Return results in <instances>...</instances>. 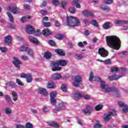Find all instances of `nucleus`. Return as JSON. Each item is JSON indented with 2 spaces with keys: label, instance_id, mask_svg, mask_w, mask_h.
I'll return each instance as SVG.
<instances>
[{
  "label": "nucleus",
  "instance_id": "nucleus-1",
  "mask_svg": "<svg viewBox=\"0 0 128 128\" xmlns=\"http://www.w3.org/2000/svg\"><path fill=\"white\" fill-rule=\"evenodd\" d=\"M106 44L109 48L112 50H120L122 42L118 37L114 36H106Z\"/></svg>",
  "mask_w": 128,
  "mask_h": 128
},
{
  "label": "nucleus",
  "instance_id": "nucleus-2",
  "mask_svg": "<svg viewBox=\"0 0 128 128\" xmlns=\"http://www.w3.org/2000/svg\"><path fill=\"white\" fill-rule=\"evenodd\" d=\"M66 64H68V61L64 60H59L56 61H52L50 66L52 68V72H58L62 70V67L60 66H66Z\"/></svg>",
  "mask_w": 128,
  "mask_h": 128
},
{
  "label": "nucleus",
  "instance_id": "nucleus-3",
  "mask_svg": "<svg viewBox=\"0 0 128 128\" xmlns=\"http://www.w3.org/2000/svg\"><path fill=\"white\" fill-rule=\"evenodd\" d=\"M95 82H100V86L103 92H104L106 94H110V92H118V89L116 88L114 90L108 86V85L106 84V83L104 81H102V79L100 78L97 77L94 80Z\"/></svg>",
  "mask_w": 128,
  "mask_h": 128
},
{
  "label": "nucleus",
  "instance_id": "nucleus-4",
  "mask_svg": "<svg viewBox=\"0 0 128 128\" xmlns=\"http://www.w3.org/2000/svg\"><path fill=\"white\" fill-rule=\"evenodd\" d=\"M66 20L67 26L70 28L80 26V20L74 16H68Z\"/></svg>",
  "mask_w": 128,
  "mask_h": 128
},
{
  "label": "nucleus",
  "instance_id": "nucleus-5",
  "mask_svg": "<svg viewBox=\"0 0 128 128\" xmlns=\"http://www.w3.org/2000/svg\"><path fill=\"white\" fill-rule=\"evenodd\" d=\"M116 116V110L110 109L108 114H104V120L105 122H110V120H112V116Z\"/></svg>",
  "mask_w": 128,
  "mask_h": 128
},
{
  "label": "nucleus",
  "instance_id": "nucleus-6",
  "mask_svg": "<svg viewBox=\"0 0 128 128\" xmlns=\"http://www.w3.org/2000/svg\"><path fill=\"white\" fill-rule=\"evenodd\" d=\"M52 4L54 6H58V4H60V8H64L66 6V5L68 4V2L66 0H62L60 2L58 0H53L52 1Z\"/></svg>",
  "mask_w": 128,
  "mask_h": 128
},
{
  "label": "nucleus",
  "instance_id": "nucleus-7",
  "mask_svg": "<svg viewBox=\"0 0 128 128\" xmlns=\"http://www.w3.org/2000/svg\"><path fill=\"white\" fill-rule=\"evenodd\" d=\"M80 82H82V77L80 76H76L74 78L73 86L76 88H80Z\"/></svg>",
  "mask_w": 128,
  "mask_h": 128
},
{
  "label": "nucleus",
  "instance_id": "nucleus-8",
  "mask_svg": "<svg viewBox=\"0 0 128 128\" xmlns=\"http://www.w3.org/2000/svg\"><path fill=\"white\" fill-rule=\"evenodd\" d=\"M98 54H100L102 58H106V56H108V52L104 50V48L98 49Z\"/></svg>",
  "mask_w": 128,
  "mask_h": 128
},
{
  "label": "nucleus",
  "instance_id": "nucleus-9",
  "mask_svg": "<svg viewBox=\"0 0 128 128\" xmlns=\"http://www.w3.org/2000/svg\"><path fill=\"white\" fill-rule=\"evenodd\" d=\"M56 96V92H53L50 94V102L52 106H56V100L55 98Z\"/></svg>",
  "mask_w": 128,
  "mask_h": 128
},
{
  "label": "nucleus",
  "instance_id": "nucleus-10",
  "mask_svg": "<svg viewBox=\"0 0 128 128\" xmlns=\"http://www.w3.org/2000/svg\"><path fill=\"white\" fill-rule=\"evenodd\" d=\"M12 64H14L16 68H17L18 70L20 68V64H22V62L18 58L14 57L13 58Z\"/></svg>",
  "mask_w": 128,
  "mask_h": 128
},
{
  "label": "nucleus",
  "instance_id": "nucleus-11",
  "mask_svg": "<svg viewBox=\"0 0 128 128\" xmlns=\"http://www.w3.org/2000/svg\"><path fill=\"white\" fill-rule=\"evenodd\" d=\"M86 110H82V112L84 114H88V116H90V112L92 110V108L90 106V105H87L86 106Z\"/></svg>",
  "mask_w": 128,
  "mask_h": 128
},
{
  "label": "nucleus",
  "instance_id": "nucleus-12",
  "mask_svg": "<svg viewBox=\"0 0 128 128\" xmlns=\"http://www.w3.org/2000/svg\"><path fill=\"white\" fill-rule=\"evenodd\" d=\"M118 104L120 106V108H124L122 110V112H128V105H126L124 102H118Z\"/></svg>",
  "mask_w": 128,
  "mask_h": 128
},
{
  "label": "nucleus",
  "instance_id": "nucleus-13",
  "mask_svg": "<svg viewBox=\"0 0 128 128\" xmlns=\"http://www.w3.org/2000/svg\"><path fill=\"white\" fill-rule=\"evenodd\" d=\"M8 10H10L12 14H16L20 12V8H12L10 6H8L7 8Z\"/></svg>",
  "mask_w": 128,
  "mask_h": 128
},
{
  "label": "nucleus",
  "instance_id": "nucleus-14",
  "mask_svg": "<svg viewBox=\"0 0 128 128\" xmlns=\"http://www.w3.org/2000/svg\"><path fill=\"white\" fill-rule=\"evenodd\" d=\"M34 27L30 25H28L26 26V32L27 34H34Z\"/></svg>",
  "mask_w": 128,
  "mask_h": 128
},
{
  "label": "nucleus",
  "instance_id": "nucleus-15",
  "mask_svg": "<svg viewBox=\"0 0 128 128\" xmlns=\"http://www.w3.org/2000/svg\"><path fill=\"white\" fill-rule=\"evenodd\" d=\"M28 40L30 42H32L36 44H40V42H38V40L34 36H29Z\"/></svg>",
  "mask_w": 128,
  "mask_h": 128
},
{
  "label": "nucleus",
  "instance_id": "nucleus-16",
  "mask_svg": "<svg viewBox=\"0 0 128 128\" xmlns=\"http://www.w3.org/2000/svg\"><path fill=\"white\" fill-rule=\"evenodd\" d=\"M48 125L50 126H53L54 128H60V124L54 121H50L48 122Z\"/></svg>",
  "mask_w": 128,
  "mask_h": 128
},
{
  "label": "nucleus",
  "instance_id": "nucleus-17",
  "mask_svg": "<svg viewBox=\"0 0 128 128\" xmlns=\"http://www.w3.org/2000/svg\"><path fill=\"white\" fill-rule=\"evenodd\" d=\"M38 92L40 94H42L43 96H48V91L44 88H40L38 89Z\"/></svg>",
  "mask_w": 128,
  "mask_h": 128
},
{
  "label": "nucleus",
  "instance_id": "nucleus-18",
  "mask_svg": "<svg viewBox=\"0 0 128 128\" xmlns=\"http://www.w3.org/2000/svg\"><path fill=\"white\" fill-rule=\"evenodd\" d=\"M122 78V76L115 74L114 76H108V80L110 81L116 80H118V78Z\"/></svg>",
  "mask_w": 128,
  "mask_h": 128
},
{
  "label": "nucleus",
  "instance_id": "nucleus-19",
  "mask_svg": "<svg viewBox=\"0 0 128 128\" xmlns=\"http://www.w3.org/2000/svg\"><path fill=\"white\" fill-rule=\"evenodd\" d=\"M5 100L10 106H14V102L8 95L5 96Z\"/></svg>",
  "mask_w": 128,
  "mask_h": 128
},
{
  "label": "nucleus",
  "instance_id": "nucleus-20",
  "mask_svg": "<svg viewBox=\"0 0 128 128\" xmlns=\"http://www.w3.org/2000/svg\"><path fill=\"white\" fill-rule=\"evenodd\" d=\"M115 24H128V21L126 20H118L114 22Z\"/></svg>",
  "mask_w": 128,
  "mask_h": 128
},
{
  "label": "nucleus",
  "instance_id": "nucleus-21",
  "mask_svg": "<svg viewBox=\"0 0 128 128\" xmlns=\"http://www.w3.org/2000/svg\"><path fill=\"white\" fill-rule=\"evenodd\" d=\"M82 14L84 16H94V13L88 11V10H84L82 12Z\"/></svg>",
  "mask_w": 128,
  "mask_h": 128
},
{
  "label": "nucleus",
  "instance_id": "nucleus-22",
  "mask_svg": "<svg viewBox=\"0 0 128 128\" xmlns=\"http://www.w3.org/2000/svg\"><path fill=\"white\" fill-rule=\"evenodd\" d=\"M6 86H10V88H16V84L12 81H10L7 82Z\"/></svg>",
  "mask_w": 128,
  "mask_h": 128
},
{
  "label": "nucleus",
  "instance_id": "nucleus-23",
  "mask_svg": "<svg viewBox=\"0 0 128 128\" xmlns=\"http://www.w3.org/2000/svg\"><path fill=\"white\" fill-rule=\"evenodd\" d=\"M12 100L14 102H16L18 100V93L16 92V91H12Z\"/></svg>",
  "mask_w": 128,
  "mask_h": 128
},
{
  "label": "nucleus",
  "instance_id": "nucleus-24",
  "mask_svg": "<svg viewBox=\"0 0 128 128\" xmlns=\"http://www.w3.org/2000/svg\"><path fill=\"white\" fill-rule=\"evenodd\" d=\"M52 34V31L50 30L48 28L44 29L43 30L42 32V34L43 36H50Z\"/></svg>",
  "mask_w": 128,
  "mask_h": 128
},
{
  "label": "nucleus",
  "instance_id": "nucleus-25",
  "mask_svg": "<svg viewBox=\"0 0 128 128\" xmlns=\"http://www.w3.org/2000/svg\"><path fill=\"white\" fill-rule=\"evenodd\" d=\"M100 8H101L102 10H104V12H110V8L108 6L106 5H102L100 6Z\"/></svg>",
  "mask_w": 128,
  "mask_h": 128
},
{
  "label": "nucleus",
  "instance_id": "nucleus-26",
  "mask_svg": "<svg viewBox=\"0 0 128 128\" xmlns=\"http://www.w3.org/2000/svg\"><path fill=\"white\" fill-rule=\"evenodd\" d=\"M44 58L46 60H50L52 58V53L50 52H44Z\"/></svg>",
  "mask_w": 128,
  "mask_h": 128
},
{
  "label": "nucleus",
  "instance_id": "nucleus-27",
  "mask_svg": "<svg viewBox=\"0 0 128 128\" xmlns=\"http://www.w3.org/2000/svg\"><path fill=\"white\" fill-rule=\"evenodd\" d=\"M4 42L6 44H10L12 42V37L8 36L5 38Z\"/></svg>",
  "mask_w": 128,
  "mask_h": 128
},
{
  "label": "nucleus",
  "instance_id": "nucleus-28",
  "mask_svg": "<svg viewBox=\"0 0 128 128\" xmlns=\"http://www.w3.org/2000/svg\"><path fill=\"white\" fill-rule=\"evenodd\" d=\"M52 80H60L62 75L60 74H54L52 75Z\"/></svg>",
  "mask_w": 128,
  "mask_h": 128
},
{
  "label": "nucleus",
  "instance_id": "nucleus-29",
  "mask_svg": "<svg viewBox=\"0 0 128 128\" xmlns=\"http://www.w3.org/2000/svg\"><path fill=\"white\" fill-rule=\"evenodd\" d=\"M54 86H55V84L54 82L51 81V82H48L47 84V88H54Z\"/></svg>",
  "mask_w": 128,
  "mask_h": 128
},
{
  "label": "nucleus",
  "instance_id": "nucleus-30",
  "mask_svg": "<svg viewBox=\"0 0 128 128\" xmlns=\"http://www.w3.org/2000/svg\"><path fill=\"white\" fill-rule=\"evenodd\" d=\"M74 4H76V8H80L82 6H80V2L78 0H74L72 2Z\"/></svg>",
  "mask_w": 128,
  "mask_h": 128
},
{
  "label": "nucleus",
  "instance_id": "nucleus-31",
  "mask_svg": "<svg viewBox=\"0 0 128 128\" xmlns=\"http://www.w3.org/2000/svg\"><path fill=\"white\" fill-rule=\"evenodd\" d=\"M104 30H108L110 28V22H106L103 24Z\"/></svg>",
  "mask_w": 128,
  "mask_h": 128
},
{
  "label": "nucleus",
  "instance_id": "nucleus-32",
  "mask_svg": "<svg viewBox=\"0 0 128 128\" xmlns=\"http://www.w3.org/2000/svg\"><path fill=\"white\" fill-rule=\"evenodd\" d=\"M82 98H84V100H90L92 99V97L89 94H83L82 95Z\"/></svg>",
  "mask_w": 128,
  "mask_h": 128
},
{
  "label": "nucleus",
  "instance_id": "nucleus-33",
  "mask_svg": "<svg viewBox=\"0 0 128 128\" xmlns=\"http://www.w3.org/2000/svg\"><path fill=\"white\" fill-rule=\"evenodd\" d=\"M55 52H56V54H60V56H64V54H66L64 52V51L61 49H56Z\"/></svg>",
  "mask_w": 128,
  "mask_h": 128
},
{
  "label": "nucleus",
  "instance_id": "nucleus-34",
  "mask_svg": "<svg viewBox=\"0 0 128 128\" xmlns=\"http://www.w3.org/2000/svg\"><path fill=\"white\" fill-rule=\"evenodd\" d=\"M6 14H8L9 20H10V22H12V24H14V16H12V14L8 12L6 13Z\"/></svg>",
  "mask_w": 128,
  "mask_h": 128
},
{
  "label": "nucleus",
  "instance_id": "nucleus-35",
  "mask_svg": "<svg viewBox=\"0 0 128 128\" xmlns=\"http://www.w3.org/2000/svg\"><path fill=\"white\" fill-rule=\"evenodd\" d=\"M4 112L6 114L10 116V114H12V109L8 107H7L5 108Z\"/></svg>",
  "mask_w": 128,
  "mask_h": 128
},
{
  "label": "nucleus",
  "instance_id": "nucleus-36",
  "mask_svg": "<svg viewBox=\"0 0 128 128\" xmlns=\"http://www.w3.org/2000/svg\"><path fill=\"white\" fill-rule=\"evenodd\" d=\"M33 34H34V36H38L42 34V33L40 32V29L36 30V31L34 30Z\"/></svg>",
  "mask_w": 128,
  "mask_h": 128
},
{
  "label": "nucleus",
  "instance_id": "nucleus-37",
  "mask_svg": "<svg viewBox=\"0 0 128 128\" xmlns=\"http://www.w3.org/2000/svg\"><path fill=\"white\" fill-rule=\"evenodd\" d=\"M82 95L80 93L78 92H76L74 94V99L75 100H78V98H82Z\"/></svg>",
  "mask_w": 128,
  "mask_h": 128
},
{
  "label": "nucleus",
  "instance_id": "nucleus-38",
  "mask_svg": "<svg viewBox=\"0 0 128 128\" xmlns=\"http://www.w3.org/2000/svg\"><path fill=\"white\" fill-rule=\"evenodd\" d=\"M90 24H91L92 26H94L96 28H98V22H96V20H91V22H90Z\"/></svg>",
  "mask_w": 128,
  "mask_h": 128
},
{
  "label": "nucleus",
  "instance_id": "nucleus-39",
  "mask_svg": "<svg viewBox=\"0 0 128 128\" xmlns=\"http://www.w3.org/2000/svg\"><path fill=\"white\" fill-rule=\"evenodd\" d=\"M26 80L27 82H32V75H27V76L26 77Z\"/></svg>",
  "mask_w": 128,
  "mask_h": 128
},
{
  "label": "nucleus",
  "instance_id": "nucleus-40",
  "mask_svg": "<svg viewBox=\"0 0 128 128\" xmlns=\"http://www.w3.org/2000/svg\"><path fill=\"white\" fill-rule=\"evenodd\" d=\"M74 58L77 60H82V58H84V56L81 54H75Z\"/></svg>",
  "mask_w": 128,
  "mask_h": 128
},
{
  "label": "nucleus",
  "instance_id": "nucleus-41",
  "mask_svg": "<svg viewBox=\"0 0 128 128\" xmlns=\"http://www.w3.org/2000/svg\"><path fill=\"white\" fill-rule=\"evenodd\" d=\"M58 106L60 110H66V105H64V102L59 103Z\"/></svg>",
  "mask_w": 128,
  "mask_h": 128
},
{
  "label": "nucleus",
  "instance_id": "nucleus-42",
  "mask_svg": "<svg viewBox=\"0 0 128 128\" xmlns=\"http://www.w3.org/2000/svg\"><path fill=\"white\" fill-rule=\"evenodd\" d=\"M102 108H104V106H102V105L98 104L96 106L95 109H96V110L98 111V110H102Z\"/></svg>",
  "mask_w": 128,
  "mask_h": 128
},
{
  "label": "nucleus",
  "instance_id": "nucleus-43",
  "mask_svg": "<svg viewBox=\"0 0 128 128\" xmlns=\"http://www.w3.org/2000/svg\"><path fill=\"white\" fill-rule=\"evenodd\" d=\"M16 82L18 84V86H24V84L21 82L20 79H16Z\"/></svg>",
  "mask_w": 128,
  "mask_h": 128
},
{
  "label": "nucleus",
  "instance_id": "nucleus-44",
  "mask_svg": "<svg viewBox=\"0 0 128 128\" xmlns=\"http://www.w3.org/2000/svg\"><path fill=\"white\" fill-rule=\"evenodd\" d=\"M28 47L23 45L20 47V52H26V50H28Z\"/></svg>",
  "mask_w": 128,
  "mask_h": 128
},
{
  "label": "nucleus",
  "instance_id": "nucleus-45",
  "mask_svg": "<svg viewBox=\"0 0 128 128\" xmlns=\"http://www.w3.org/2000/svg\"><path fill=\"white\" fill-rule=\"evenodd\" d=\"M76 10L74 8V7H71L69 8L68 12H70V14H75L76 12Z\"/></svg>",
  "mask_w": 128,
  "mask_h": 128
},
{
  "label": "nucleus",
  "instance_id": "nucleus-46",
  "mask_svg": "<svg viewBox=\"0 0 128 128\" xmlns=\"http://www.w3.org/2000/svg\"><path fill=\"white\" fill-rule=\"evenodd\" d=\"M48 44L52 46H56V42L54 40H49L48 41Z\"/></svg>",
  "mask_w": 128,
  "mask_h": 128
},
{
  "label": "nucleus",
  "instance_id": "nucleus-47",
  "mask_svg": "<svg viewBox=\"0 0 128 128\" xmlns=\"http://www.w3.org/2000/svg\"><path fill=\"white\" fill-rule=\"evenodd\" d=\"M43 25L46 28H48V26H52V23L50 22H43Z\"/></svg>",
  "mask_w": 128,
  "mask_h": 128
},
{
  "label": "nucleus",
  "instance_id": "nucleus-48",
  "mask_svg": "<svg viewBox=\"0 0 128 128\" xmlns=\"http://www.w3.org/2000/svg\"><path fill=\"white\" fill-rule=\"evenodd\" d=\"M120 70L116 67H113L111 69L112 72H119Z\"/></svg>",
  "mask_w": 128,
  "mask_h": 128
},
{
  "label": "nucleus",
  "instance_id": "nucleus-49",
  "mask_svg": "<svg viewBox=\"0 0 128 128\" xmlns=\"http://www.w3.org/2000/svg\"><path fill=\"white\" fill-rule=\"evenodd\" d=\"M61 89L63 92H66V84H62Z\"/></svg>",
  "mask_w": 128,
  "mask_h": 128
},
{
  "label": "nucleus",
  "instance_id": "nucleus-50",
  "mask_svg": "<svg viewBox=\"0 0 128 128\" xmlns=\"http://www.w3.org/2000/svg\"><path fill=\"white\" fill-rule=\"evenodd\" d=\"M92 78H94V72H90L89 80L90 82H92Z\"/></svg>",
  "mask_w": 128,
  "mask_h": 128
},
{
  "label": "nucleus",
  "instance_id": "nucleus-51",
  "mask_svg": "<svg viewBox=\"0 0 128 128\" xmlns=\"http://www.w3.org/2000/svg\"><path fill=\"white\" fill-rule=\"evenodd\" d=\"M104 64H112V60H110V59H108L106 60H104Z\"/></svg>",
  "mask_w": 128,
  "mask_h": 128
},
{
  "label": "nucleus",
  "instance_id": "nucleus-52",
  "mask_svg": "<svg viewBox=\"0 0 128 128\" xmlns=\"http://www.w3.org/2000/svg\"><path fill=\"white\" fill-rule=\"evenodd\" d=\"M94 128H102V124H98V123H96L94 126Z\"/></svg>",
  "mask_w": 128,
  "mask_h": 128
},
{
  "label": "nucleus",
  "instance_id": "nucleus-53",
  "mask_svg": "<svg viewBox=\"0 0 128 128\" xmlns=\"http://www.w3.org/2000/svg\"><path fill=\"white\" fill-rule=\"evenodd\" d=\"M0 50H1L2 52H8V48L6 47H0Z\"/></svg>",
  "mask_w": 128,
  "mask_h": 128
},
{
  "label": "nucleus",
  "instance_id": "nucleus-54",
  "mask_svg": "<svg viewBox=\"0 0 128 128\" xmlns=\"http://www.w3.org/2000/svg\"><path fill=\"white\" fill-rule=\"evenodd\" d=\"M40 14L42 16H46L48 14V11L44 10H41L40 11Z\"/></svg>",
  "mask_w": 128,
  "mask_h": 128
},
{
  "label": "nucleus",
  "instance_id": "nucleus-55",
  "mask_svg": "<svg viewBox=\"0 0 128 128\" xmlns=\"http://www.w3.org/2000/svg\"><path fill=\"white\" fill-rule=\"evenodd\" d=\"M24 10H28L30 8V6L28 4H24Z\"/></svg>",
  "mask_w": 128,
  "mask_h": 128
},
{
  "label": "nucleus",
  "instance_id": "nucleus-56",
  "mask_svg": "<svg viewBox=\"0 0 128 128\" xmlns=\"http://www.w3.org/2000/svg\"><path fill=\"white\" fill-rule=\"evenodd\" d=\"M83 22H84L86 26H88L90 24V20H88L87 19L83 20Z\"/></svg>",
  "mask_w": 128,
  "mask_h": 128
},
{
  "label": "nucleus",
  "instance_id": "nucleus-57",
  "mask_svg": "<svg viewBox=\"0 0 128 128\" xmlns=\"http://www.w3.org/2000/svg\"><path fill=\"white\" fill-rule=\"evenodd\" d=\"M64 36L62 34H58L56 35V38L58 40H62V38H64Z\"/></svg>",
  "mask_w": 128,
  "mask_h": 128
},
{
  "label": "nucleus",
  "instance_id": "nucleus-58",
  "mask_svg": "<svg viewBox=\"0 0 128 128\" xmlns=\"http://www.w3.org/2000/svg\"><path fill=\"white\" fill-rule=\"evenodd\" d=\"M28 74H26L24 73V74H20V78H26V77L28 76Z\"/></svg>",
  "mask_w": 128,
  "mask_h": 128
},
{
  "label": "nucleus",
  "instance_id": "nucleus-59",
  "mask_svg": "<svg viewBox=\"0 0 128 128\" xmlns=\"http://www.w3.org/2000/svg\"><path fill=\"white\" fill-rule=\"evenodd\" d=\"M26 128H32V124L30 123H27L26 126Z\"/></svg>",
  "mask_w": 128,
  "mask_h": 128
},
{
  "label": "nucleus",
  "instance_id": "nucleus-60",
  "mask_svg": "<svg viewBox=\"0 0 128 128\" xmlns=\"http://www.w3.org/2000/svg\"><path fill=\"white\" fill-rule=\"evenodd\" d=\"M20 22H26V16L22 17Z\"/></svg>",
  "mask_w": 128,
  "mask_h": 128
},
{
  "label": "nucleus",
  "instance_id": "nucleus-61",
  "mask_svg": "<svg viewBox=\"0 0 128 128\" xmlns=\"http://www.w3.org/2000/svg\"><path fill=\"white\" fill-rule=\"evenodd\" d=\"M28 54H29V56H32L34 54V52H32V50L29 49L28 50Z\"/></svg>",
  "mask_w": 128,
  "mask_h": 128
},
{
  "label": "nucleus",
  "instance_id": "nucleus-62",
  "mask_svg": "<svg viewBox=\"0 0 128 128\" xmlns=\"http://www.w3.org/2000/svg\"><path fill=\"white\" fill-rule=\"evenodd\" d=\"M46 1H44L41 4L40 8H46Z\"/></svg>",
  "mask_w": 128,
  "mask_h": 128
},
{
  "label": "nucleus",
  "instance_id": "nucleus-63",
  "mask_svg": "<svg viewBox=\"0 0 128 128\" xmlns=\"http://www.w3.org/2000/svg\"><path fill=\"white\" fill-rule=\"evenodd\" d=\"M22 60H28V57L26 56H22Z\"/></svg>",
  "mask_w": 128,
  "mask_h": 128
},
{
  "label": "nucleus",
  "instance_id": "nucleus-64",
  "mask_svg": "<svg viewBox=\"0 0 128 128\" xmlns=\"http://www.w3.org/2000/svg\"><path fill=\"white\" fill-rule=\"evenodd\" d=\"M16 128H25L24 126L21 124H18L16 126Z\"/></svg>",
  "mask_w": 128,
  "mask_h": 128
}]
</instances>
